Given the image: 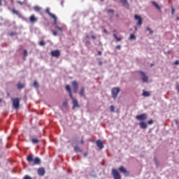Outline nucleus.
<instances>
[{
  "label": "nucleus",
  "mask_w": 179,
  "mask_h": 179,
  "mask_svg": "<svg viewBox=\"0 0 179 179\" xmlns=\"http://www.w3.org/2000/svg\"><path fill=\"white\" fill-rule=\"evenodd\" d=\"M143 96L144 97H149L150 96V92H148V91H143Z\"/></svg>",
  "instance_id": "23"
},
{
  "label": "nucleus",
  "mask_w": 179,
  "mask_h": 179,
  "mask_svg": "<svg viewBox=\"0 0 179 179\" xmlns=\"http://www.w3.org/2000/svg\"><path fill=\"white\" fill-rule=\"evenodd\" d=\"M51 57H54L55 58H58L59 57H61V51L59 50H52L50 52Z\"/></svg>",
  "instance_id": "7"
},
{
  "label": "nucleus",
  "mask_w": 179,
  "mask_h": 179,
  "mask_svg": "<svg viewBox=\"0 0 179 179\" xmlns=\"http://www.w3.org/2000/svg\"><path fill=\"white\" fill-rule=\"evenodd\" d=\"M74 150L78 153V152H82V150H80V148L78 145L74 146Z\"/></svg>",
  "instance_id": "24"
},
{
  "label": "nucleus",
  "mask_w": 179,
  "mask_h": 179,
  "mask_svg": "<svg viewBox=\"0 0 179 179\" xmlns=\"http://www.w3.org/2000/svg\"><path fill=\"white\" fill-rule=\"evenodd\" d=\"M98 61V64L99 65V66H101V65H103V61H101V59L99 58L97 59Z\"/></svg>",
  "instance_id": "29"
},
{
  "label": "nucleus",
  "mask_w": 179,
  "mask_h": 179,
  "mask_svg": "<svg viewBox=\"0 0 179 179\" xmlns=\"http://www.w3.org/2000/svg\"><path fill=\"white\" fill-rule=\"evenodd\" d=\"M113 37L116 40V41H121V40H122L121 38H119L118 36H117V34H113Z\"/></svg>",
  "instance_id": "25"
},
{
  "label": "nucleus",
  "mask_w": 179,
  "mask_h": 179,
  "mask_svg": "<svg viewBox=\"0 0 179 179\" xmlns=\"http://www.w3.org/2000/svg\"><path fill=\"white\" fill-rule=\"evenodd\" d=\"M146 30H148V31L150 32V34H153V31L152 29H150V28L147 27Z\"/></svg>",
  "instance_id": "32"
},
{
  "label": "nucleus",
  "mask_w": 179,
  "mask_h": 179,
  "mask_svg": "<svg viewBox=\"0 0 179 179\" xmlns=\"http://www.w3.org/2000/svg\"><path fill=\"white\" fill-rule=\"evenodd\" d=\"M27 161L29 164H33V166H38L41 164V159L38 157L33 156V154H30L27 157Z\"/></svg>",
  "instance_id": "2"
},
{
  "label": "nucleus",
  "mask_w": 179,
  "mask_h": 179,
  "mask_svg": "<svg viewBox=\"0 0 179 179\" xmlns=\"http://www.w3.org/2000/svg\"><path fill=\"white\" fill-rule=\"evenodd\" d=\"M136 118V120H138V121H145V120L148 118V115L143 113L141 115H137Z\"/></svg>",
  "instance_id": "11"
},
{
  "label": "nucleus",
  "mask_w": 179,
  "mask_h": 179,
  "mask_svg": "<svg viewBox=\"0 0 179 179\" xmlns=\"http://www.w3.org/2000/svg\"><path fill=\"white\" fill-rule=\"evenodd\" d=\"M53 36H57V31L52 30V31Z\"/></svg>",
  "instance_id": "42"
},
{
  "label": "nucleus",
  "mask_w": 179,
  "mask_h": 179,
  "mask_svg": "<svg viewBox=\"0 0 179 179\" xmlns=\"http://www.w3.org/2000/svg\"><path fill=\"white\" fill-rule=\"evenodd\" d=\"M119 16H120V15H118V14L116 15V17H119Z\"/></svg>",
  "instance_id": "56"
},
{
  "label": "nucleus",
  "mask_w": 179,
  "mask_h": 179,
  "mask_svg": "<svg viewBox=\"0 0 179 179\" xmlns=\"http://www.w3.org/2000/svg\"><path fill=\"white\" fill-rule=\"evenodd\" d=\"M117 50H121V45H118L116 46Z\"/></svg>",
  "instance_id": "43"
},
{
  "label": "nucleus",
  "mask_w": 179,
  "mask_h": 179,
  "mask_svg": "<svg viewBox=\"0 0 179 179\" xmlns=\"http://www.w3.org/2000/svg\"><path fill=\"white\" fill-rule=\"evenodd\" d=\"M68 106V102L63 103V107L66 108Z\"/></svg>",
  "instance_id": "41"
},
{
  "label": "nucleus",
  "mask_w": 179,
  "mask_h": 179,
  "mask_svg": "<svg viewBox=\"0 0 179 179\" xmlns=\"http://www.w3.org/2000/svg\"><path fill=\"white\" fill-rule=\"evenodd\" d=\"M130 40H136V36L134 34L130 35Z\"/></svg>",
  "instance_id": "28"
},
{
  "label": "nucleus",
  "mask_w": 179,
  "mask_h": 179,
  "mask_svg": "<svg viewBox=\"0 0 179 179\" xmlns=\"http://www.w3.org/2000/svg\"><path fill=\"white\" fill-rule=\"evenodd\" d=\"M111 174L114 179H121V174L117 169H113Z\"/></svg>",
  "instance_id": "5"
},
{
  "label": "nucleus",
  "mask_w": 179,
  "mask_h": 179,
  "mask_svg": "<svg viewBox=\"0 0 179 179\" xmlns=\"http://www.w3.org/2000/svg\"><path fill=\"white\" fill-rule=\"evenodd\" d=\"M13 13H15V15H19V11L16 10L15 9L12 10Z\"/></svg>",
  "instance_id": "34"
},
{
  "label": "nucleus",
  "mask_w": 179,
  "mask_h": 179,
  "mask_svg": "<svg viewBox=\"0 0 179 179\" xmlns=\"http://www.w3.org/2000/svg\"><path fill=\"white\" fill-rule=\"evenodd\" d=\"M83 155L85 156V157H86V156H87V152H85Z\"/></svg>",
  "instance_id": "51"
},
{
  "label": "nucleus",
  "mask_w": 179,
  "mask_h": 179,
  "mask_svg": "<svg viewBox=\"0 0 179 179\" xmlns=\"http://www.w3.org/2000/svg\"><path fill=\"white\" fill-rule=\"evenodd\" d=\"M38 174L43 177L45 174V169L44 168H39L38 169Z\"/></svg>",
  "instance_id": "13"
},
{
  "label": "nucleus",
  "mask_w": 179,
  "mask_h": 179,
  "mask_svg": "<svg viewBox=\"0 0 179 179\" xmlns=\"http://www.w3.org/2000/svg\"><path fill=\"white\" fill-rule=\"evenodd\" d=\"M134 29H135L136 31V30H138V27H136V26L134 27Z\"/></svg>",
  "instance_id": "54"
},
{
  "label": "nucleus",
  "mask_w": 179,
  "mask_h": 179,
  "mask_svg": "<svg viewBox=\"0 0 179 179\" xmlns=\"http://www.w3.org/2000/svg\"><path fill=\"white\" fill-rule=\"evenodd\" d=\"M79 94H80V96H81V97H83V96H85V87H82L80 88Z\"/></svg>",
  "instance_id": "20"
},
{
  "label": "nucleus",
  "mask_w": 179,
  "mask_h": 179,
  "mask_svg": "<svg viewBox=\"0 0 179 179\" xmlns=\"http://www.w3.org/2000/svg\"><path fill=\"white\" fill-rule=\"evenodd\" d=\"M174 64L175 65H179V61L178 60L175 61Z\"/></svg>",
  "instance_id": "45"
},
{
  "label": "nucleus",
  "mask_w": 179,
  "mask_h": 179,
  "mask_svg": "<svg viewBox=\"0 0 179 179\" xmlns=\"http://www.w3.org/2000/svg\"><path fill=\"white\" fill-rule=\"evenodd\" d=\"M120 92H121V89H120V87H113L112 89V90H111L112 97H113V99H114V100H115V99H117Z\"/></svg>",
  "instance_id": "3"
},
{
  "label": "nucleus",
  "mask_w": 179,
  "mask_h": 179,
  "mask_svg": "<svg viewBox=\"0 0 179 179\" xmlns=\"http://www.w3.org/2000/svg\"><path fill=\"white\" fill-rule=\"evenodd\" d=\"M42 9H43V8H41V7H40V6H35L34 7V10L35 12H41Z\"/></svg>",
  "instance_id": "22"
},
{
  "label": "nucleus",
  "mask_w": 179,
  "mask_h": 179,
  "mask_svg": "<svg viewBox=\"0 0 179 179\" xmlns=\"http://www.w3.org/2000/svg\"><path fill=\"white\" fill-rule=\"evenodd\" d=\"M103 33H105L106 34H108V32L107 31V29H103Z\"/></svg>",
  "instance_id": "46"
},
{
  "label": "nucleus",
  "mask_w": 179,
  "mask_h": 179,
  "mask_svg": "<svg viewBox=\"0 0 179 179\" xmlns=\"http://www.w3.org/2000/svg\"><path fill=\"white\" fill-rule=\"evenodd\" d=\"M39 45H41V46L45 45V43L44 42V41H41L39 42Z\"/></svg>",
  "instance_id": "33"
},
{
  "label": "nucleus",
  "mask_w": 179,
  "mask_h": 179,
  "mask_svg": "<svg viewBox=\"0 0 179 179\" xmlns=\"http://www.w3.org/2000/svg\"><path fill=\"white\" fill-rule=\"evenodd\" d=\"M24 86H25L24 83H18L17 84V89L20 90L21 89H24Z\"/></svg>",
  "instance_id": "17"
},
{
  "label": "nucleus",
  "mask_w": 179,
  "mask_h": 179,
  "mask_svg": "<svg viewBox=\"0 0 179 179\" xmlns=\"http://www.w3.org/2000/svg\"><path fill=\"white\" fill-rule=\"evenodd\" d=\"M176 20H179V17H176Z\"/></svg>",
  "instance_id": "55"
},
{
  "label": "nucleus",
  "mask_w": 179,
  "mask_h": 179,
  "mask_svg": "<svg viewBox=\"0 0 179 179\" xmlns=\"http://www.w3.org/2000/svg\"><path fill=\"white\" fill-rule=\"evenodd\" d=\"M45 13H48V15H49V16H50V17H52V19H54L55 24H57V16H55V15H54L50 12V8H46Z\"/></svg>",
  "instance_id": "10"
},
{
  "label": "nucleus",
  "mask_w": 179,
  "mask_h": 179,
  "mask_svg": "<svg viewBox=\"0 0 179 179\" xmlns=\"http://www.w3.org/2000/svg\"><path fill=\"white\" fill-rule=\"evenodd\" d=\"M85 37H86V38H90V36H89V34H86Z\"/></svg>",
  "instance_id": "47"
},
{
  "label": "nucleus",
  "mask_w": 179,
  "mask_h": 179,
  "mask_svg": "<svg viewBox=\"0 0 179 179\" xmlns=\"http://www.w3.org/2000/svg\"><path fill=\"white\" fill-rule=\"evenodd\" d=\"M55 29H56L57 30H59V31H60V33H62V28L58 27V25H56V26H55Z\"/></svg>",
  "instance_id": "30"
},
{
  "label": "nucleus",
  "mask_w": 179,
  "mask_h": 179,
  "mask_svg": "<svg viewBox=\"0 0 179 179\" xmlns=\"http://www.w3.org/2000/svg\"><path fill=\"white\" fill-rule=\"evenodd\" d=\"M80 143H81L82 145H83V143H85V141L83 140V138L81 139Z\"/></svg>",
  "instance_id": "48"
},
{
  "label": "nucleus",
  "mask_w": 179,
  "mask_h": 179,
  "mask_svg": "<svg viewBox=\"0 0 179 179\" xmlns=\"http://www.w3.org/2000/svg\"><path fill=\"white\" fill-rule=\"evenodd\" d=\"M33 86H34V87H36V89H38V87H39V85H38V83H37V81L34 82Z\"/></svg>",
  "instance_id": "26"
},
{
  "label": "nucleus",
  "mask_w": 179,
  "mask_h": 179,
  "mask_svg": "<svg viewBox=\"0 0 179 179\" xmlns=\"http://www.w3.org/2000/svg\"><path fill=\"white\" fill-rule=\"evenodd\" d=\"M152 3L154 6H155V8H157V9H158V10H159V12H162V8H160V6L157 4V3H156L155 1H152Z\"/></svg>",
  "instance_id": "18"
},
{
  "label": "nucleus",
  "mask_w": 179,
  "mask_h": 179,
  "mask_svg": "<svg viewBox=\"0 0 179 179\" xmlns=\"http://www.w3.org/2000/svg\"><path fill=\"white\" fill-rule=\"evenodd\" d=\"M90 34L92 35V40H96V36L93 35V31H90Z\"/></svg>",
  "instance_id": "36"
},
{
  "label": "nucleus",
  "mask_w": 179,
  "mask_h": 179,
  "mask_svg": "<svg viewBox=\"0 0 179 179\" xmlns=\"http://www.w3.org/2000/svg\"><path fill=\"white\" fill-rule=\"evenodd\" d=\"M120 2L122 3L123 6H129V4H128V0H120Z\"/></svg>",
  "instance_id": "21"
},
{
  "label": "nucleus",
  "mask_w": 179,
  "mask_h": 179,
  "mask_svg": "<svg viewBox=\"0 0 179 179\" xmlns=\"http://www.w3.org/2000/svg\"><path fill=\"white\" fill-rule=\"evenodd\" d=\"M18 3H20V5H23V3H22V1H18Z\"/></svg>",
  "instance_id": "53"
},
{
  "label": "nucleus",
  "mask_w": 179,
  "mask_h": 179,
  "mask_svg": "<svg viewBox=\"0 0 179 179\" xmlns=\"http://www.w3.org/2000/svg\"><path fill=\"white\" fill-rule=\"evenodd\" d=\"M31 142H32L34 144L38 143L40 142V138H31Z\"/></svg>",
  "instance_id": "19"
},
{
  "label": "nucleus",
  "mask_w": 179,
  "mask_h": 179,
  "mask_svg": "<svg viewBox=\"0 0 179 179\" xmlns=\"http://www.w3.org/2000/svg\"><path fill=\"white\" fill-rule=\"evenodd\" d=\"M135 20H137V26H142L143 20L142 17L138 15H134Z\"/></svg>",
  "instance_id": "12"
},
{
  "label": "nucleus",
  "mask_w": 179,
  "mask_h": 179,
  "mask_svg": "<svg viewBox=\"0 0 179 179\" xmlns=\"http://www.w3.org/2000/svg\"><path fill=\"white\" fill-rule=\"evenodd\" d=\"M0 6H2V0H0Z\"/></svg>",
  "instance_id": "52"
},
{
  "label": "nucleus",
  "mask_w": 179,
  "mask_h": 179,
  "mask_svg": "<svg viewBox=\"0 0 179 179\" xmlns=\"http://www.w3.org/2000/svg\"><path fill=\"white\" fill-rule=\"evenodd\" d=\"M27 50H24L23 52V59H25L26 57H27Z\"/></svg>",
  "instance_id": "27"
},
{
  "label": "nucleus",
  "mask_w": 179,
  "mask_h": 179,
  "mask_svg": "<svg viewBox=\"0 0 179 179\" xmlns=\"http://www.w3.org/2000/svg\"><path fill=\"white\" fill-rule=\"evenodd\" d=\"M113 32L115 33V30H114Z\"/></svg>",
  "instance_id": "60"
},
{
  "label": "nucleus",
  "mask_w": 179,
  "mask_h": 179,
  "mask_svg": "<svg viewBox=\"0 0 179 179\" xmlns=\"http://www.w3.org/2000/svg\"><path fill=\"white\" fill-rule=\"evenodd\" d=\"M174 12H176V10L174 9V7L171 6V15H174Z\"/></svg>",
  "instance_id": "39"
},
{
  "label": "nucleus",
  "mask_w": 179,
  "mask_h": 179,
  "mask_svg": "<svg viewBox=\"0 0 179 179\" xmlns=\"http://www.w3.org/2000/svg\"><path fill=\"white\" fill-rule=\"evenodd\" d=\"M29 20H30L31 23H36V22H37L38 19H37V17H36V16H34V15H31L29 17Z\"/></svg>",
  "instance_id": "15"
},
{
  "label": "nucleus",
  "mask_w": 179,
  "mask_h": 179,
  "mask_svg": "<svg viewBox=\"0 0 179 179\" xmlns=\"http://www.w3.org/2000/svg\"><path fill=\"white\" fill-rule=\"evenodd\" d=\"M110 110L112 113H114V111L115 110V107H114V106H110Z\"/></svg>",
  "instance_id": "31"
},
{
  "label": "nucleus",
  "mask_w": 179,
  "mask_h": 179,
  "mask_svg": "<svg viewBox=\"0 0 179 179\" xmlns=\"http://www.w3.org/2000/svg\"><path fill=\"white\" fill-rule=\"evenodd\" d=\"M22 179H33L31 177H30L29 175L24 176Z\"/></svg>",
  "instance_id": "37"
},
{
  "label": "nucleus",
  "mask_w": 179,
  "mask_h": 179,
  "mask_svg": "<svg viewBox=\"0 0 179 179\" xmlns=\"http://www.w3.org/2000/svg\"><path fill=\"white\" fill-rule=\"evenodd\" d=\"M138 73H140V75L142 76V81L144 83H146V82H148V80H149V77H148V76H146L145 72L140 71H138Z\"/></svg>",
  "instance_id": "9"
},
{
  "label": "nucleus",
  "mask_w": 179,
  "mask_h": 179,
  "mask_svg": "<svg viewBox=\"0 0 179 179\" xmlns=\"http://www.w3.org/2000/svg\"><path fill=\"white\" fill-rule=\"evenodd\" d=\"M119 171H120V173H123V174H124L126 177H128L129 176V171H128V170H127V169H125L124 166H121L119 167Z\"/></svg>",
  "instance_id": "8"
},
{
  "label": "nucleus",
  "mask_w": 179,
  "mask_h": 179,
  "mask_svg": "<svg viewBox=\"0 0 179 179\" xmlns=\"http://www.w3.org/2000/svg\"><path fill=\"white\" fill-rule=\"evenodd\" d=\"M99 44H100V45H101V43H100Z\"/></svg>",
  "instance_id": "61"
},
{
  "label": "nucleus",
  "mask_w": 179,
  "mask_h": 179,
  "mask_svg": "<svg viewBox=\"0 0 179 179\" xmlns=\"http://www.w3.org/2000/svg\"><path fill=\"white\" fill-rule=\"evenodd\" d=\"M66 92H68L70 99H72V101H73L72 109L75 110V108H80V105H79L78 100H76V99L73 98V94H72V90L71 89V86L66 85Z\"/></svg>",
  "instance_id": "1"
},
{
  "label": "nucleus",
  "mask_w": 179,
  "mask_h": 179,
  "mask_svg": "<svg viewBox=\"0 0 179 179\" xmlns=\"http://www.w3.org/2000/svg\"><path fill=\"white\" fill-rule=\"evenodd\" d=\"M90 41L86 42V45H90Z\"/></svg>",
  "instance_id": "50"
},
{
  "label": "nucleus",
  "mask_w": 179,
  "mask_h": 179,
  "mask_svg": "<svg viewBox=\"0 0 179 179\" xmlns=\"http://www.w3.org/2000/svg\"><path fill=\"white\" fill-rule=\"evenodd\" d=\"M176 89L179 93V85H176Z\"/></svg>",
  "instance_id": "44"
},
{
  "label": "nucleus",
  "mask_w": 179,
  "mask_h": 179,
  "mask_svg": "<svg viewBox=\"0 0 179 179\" xmlns=\"http://www.w3.org/2000/svg\"><path fill=\"white\" fill-rule=\"evenodd\" d=\"M12 101H13V106L14 108H15V110H17V108L20 107V99L14 98V99H12Z\"/></svg>",
  "instance_id": "4"
},
{
  "label": "nucleus",
  "mask_w": 179,
  "mask_h": 179,
  "mask_svg": "<svg viewBox=\"0 0 179 179\" xmlns=\"http://www.w3.org/2000/svg\"><path fill=\"white\" fill-rule=\"evenodd\" d=\"M176 124H178V120H176Z\"/></svg>",
  "instance_id": "57"
},
{
  "label": "nucleus",
  "mask_w": 179,
  "mask_h": 179,
  "mask_svg": "<svg viewBox=\"0 0 179 179\" xmlns=\"http://www.w3.org/2000/svg\"><path fill=\"white\" fill-rule=\"evenodd\" d=\"M71 86L73 89V93H78V90L79 89V84L77 80L72 81Z\"/></svg>",
  "instance_id": "6"
},
{
  "label": "nucleus",
  "mask_w": 179,
  "mask_h": 179,
  "mask_svg": "<svg viewBox=\"0 0 179 179\" xmlns=\"http://www.w3.org/2000/svg\"><path fill=\"white\" fill-rule=\"evenodd\" d=\"M107 13H114V10L113 9H108L107 10Z\"/></svg>",
  "instance_id": "38"
},
{
  "label": "nucleus",
  "mask_w": 179,
  "mask_h": 179,
  "mask_svg": "<svg viewBox=\"0 0 179 179\" xmlns=\"http://www.w3.org/2000/svg\"><path fill=\"white\" fill-rule=\"evenodd\" d=\"M101 54H102V53H101V51H98V52H97V55H101Z\"/></svg>",
  "instance_id": "49"
},
{
  "label": "nucleus",
  "mask_w": 179,
  "mask_h": 179,
  "mask_svg": "<svg viewBox=\"0 0 179 179\" xmlns=\"http://www.w3.org/2000/svg\"><path fill=\"white\" fill-rule=\"evenodd\" d=\"M2 101V99H0V102Z\"/></svg>",
  "instance_id": "59"
},
{
  "label": "nucleus",
  "mask_w": 179,
  "mask_h": 179,
  "mask_svg": "<svg viewBox=\"0 0 179 179\" xmlns=\"http://www.w3.org/2000/svg\"><path fill=\"white\" fill-rule=\"evenodd\" d=\"M9 36H10V37H13V36H16V32L12 31L9 34Z\"/></svg>",
  "instance_id": "35"
},
{
  "label": "nucleus",
  "mask_w": 179,
  "mask_h": 179,
  "mask_svg": "<svg viewBox=\"0 0 179 179\" xmlns=\"http://www.w3.org/2000/svg\"><path fill=\"white\" fill-rule=\"evenodd\" d=\"M101 1H104V0H101Z\"/></svg>",
  "instance_id": "62"
},
{
  "label": "nucleus",
  "mask_w": 179,
  "mask_h": 179,
  "mask_svg": "<svg viewBox=\"0 0 179 179\" xmlns=\"http://www.w3.org/2000/svg\"><path fill=\"white\" fill-rule=\"evenodd\" d=\"M139 127L141 128V129H146L148 128V124H146V123L144 122H141L139 123Z\"/></svg>",
  "instance_id": "16"
},
{
  "label": "nucleus",
  "mask_w": 179,
  "mask_h": 179,
  "mask_svg": "<svg viewBox=\"0 0 179 179\" xmlns=\"http://www.w3.org/2000/svg\"><path fill=\"white\" fill-rule=\"evenodd\" d=\"M96 145L98 146V148L100 150H101V149H103V148H104V145L103 144V141H101V140L96 141Z\"/></svg>",
  "instance_id": "14"
},
{
  "label": "nucleus",
  "mask_w": 179,
  "mask_h": 179,
  "mask_svg": "<svg viewBox=\"0 0 179 179\" xmlns=\"http://www.w3.org/2000/svg\"><path fill=\"white\" fill-rule=\"evenodd\" d=\"M148 124L149 125H152V124H153V120H148Z\"/></svg>",
  "instance_id": "40"
},
{
  "label": "nucleus",
  "mask_w": 179,
  "mask_h": 179,
  "mask_svg": "<svg viewBox=\"0 0 179 179\" xmlns=\"http://www.w3.org/2000/svg\"><path fill=\"white\" fill-rule=\"evenodd\" d=\"M64 4V2L63 1H62V5H63Z\"/></svg>",
  "instance_id": "58"
}]
</instances>
